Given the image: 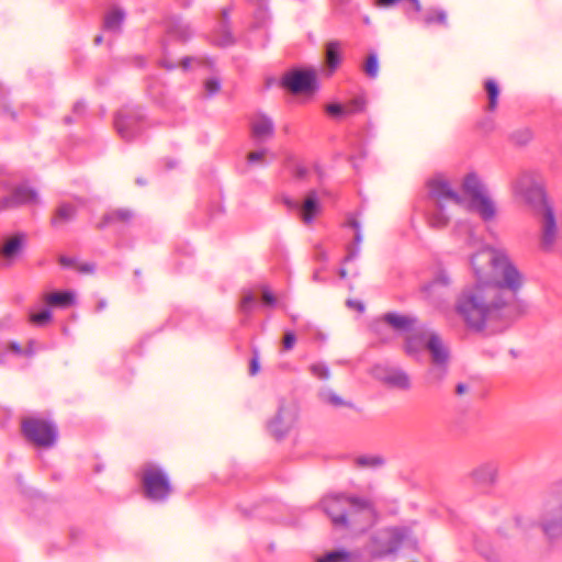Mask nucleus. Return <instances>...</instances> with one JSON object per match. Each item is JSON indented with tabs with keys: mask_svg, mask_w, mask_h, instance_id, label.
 I'll return each instance as SVG.
<instances>
[{
	"mask_svg": "<svg viewBox=\"0 0 562 562\" xmlns=\"http://www.w3.org/2000/svg\"><path fill=\"white\" fill-rule=\"evenodd\" d=\"M475 283L465 286L454 304L465 327L481 333L491 322H509L520 313L517 292L522 277L501 250L484 247L470 259Z\"/></svg>",
	"mask_w": 562,
	"mask_h": 562,
	"instance_id": "f257e3e1",
	"label": "nucleus"
},
{
	"mask_svg": "<svg viewBox=\"0 0 562 562\" xmlns=\"http://www.w3.org/2000/svg\"><path fill=\"white\" fill-rule=\"evenodd\" d=\"M325 514L336 528H348L360 522L370 525L374 516V506L368 498L330 494L321 502Z\"/></svg>",
	"mask_w": 562,
	"mask_h": 562,
	"instance_id": "f03ea898",
	"label": "nucleus"
},
{
	"mask_svg": "<svg viewBox=\"0 0 562 562\" xmlns=\"http://www.w3.org/2000/svg\"><path fill=\"white\" fill-rule=\"evenodd\" d=\"M462 203L461 195L443 176L428 181L427 220L431 227H446L450 221V209Z\"/></svg>",
	"mask_w": 562,
	"mask_h": 562,
	"instance_id": "7ed1b4c3",
	"label": "nucleus"
},
{
	"mask_svg": "<svg viewBox=\"0 0 562 562\" xmlns=\"http://www.w3.org/2000/svg\"><path fill=\"white\" fill-rule=\"evenodd\" d=\"M538 522L543 533L550 539L562 533V477L553 482L543 493Z\"/></svg>",
	"mask_w": 562,
	"mask_h": 562,
	"instance_id": "20e7f679",
	"label": "nucleus"
},
{
	"mask_svg": "<svg viewBox=\"0 0 562 562\" xmlns=\"http://www.w3.org/2000/svg\"><path fill=\"white\" fill-rule=\"evenodd\" d=\"M139 480L144 497L153 503H165L173 493L168 474L157 464H143Z\"/></svg>",
	"mask_w": 562,
	"mask_h": 562,
	"instance_id": "39448f33",
	"label": "nucleus"
},
{
	"mask_svg": "<svg viewBox=\"0 0 562 562\" xmlns=\"http://www.w3.org/2000/svg\"><path fill=\"white\" fill-rule=\"evenodd\" d=\"M462 191L469 198V209L477 213L483 221H491L495 216V204L475 173L471 172L464 177Z\"/></svg>",
	"mask_w": 562,
	"mask_h": 562,
	"instance_id": "423d86ee",
	"label": "nucleus"
},
{
	"mask_svg": "<svg viewBox=\"0 0 562 562\" xmlns=\"http://www.w3.org/2000/svg\"><path fill=\"white\" fill-rule=\"evenodd\" d=\"M21 434L34 446L52 448L58 439L57 426L44 418L25 417L21 422Z\"/></svg>",
	"mask_w": 562,
	"mask_h": 562,
	"instance_id": "0eeeda50",
	"label": "nucleus"
},
{
	"mask_svg": "<svg viewBox=\"0 0 562 562\" xmlns=\"http://www.w3.org/2000/svg\"><path fill=\"white\" fill-rule=\"evenodd\" d=\"M408 536L406 528H385L375 531L367 544V550L373 558H384L395 553Z\"/></svg>",
	"mask_w": 562,
	"mask_h": 562,
	"instance_id": "6e6552de",
	"label": "nucleus"
},
{
	"mask_svg": "<svg viewBox=\"0 0 562 562\" xmlns=\"http://www.w3.org/2000/svg\"><path fill=\"white\" fill-rule=\"evenodd\" d=\"M145 114L140 106H123L114 117V126L120 137L126 142H132L143 131Z\"/></svg>",
	"mask_w": 562,
	"mask_h": 562,
	"instance_id": "1a4fd4ad",
	"label": "nucleus"
},
{
	"mask_svg": "<svg viewBox=\"0 0 562 562\" xmlns=\"http://www.w3.org/2000/svg\"><path fill=\"white\" fill-rule=\"evenodd\" d=\"M282 86L293 94H310L317 90L316 71L312 68H294L282 78Z\"/></svg>",
	"mask_w": 562,
	"mask_h": 562,
	"instance_id": "9d476101",
	"label": "nucleus"
},
{
	"mask_svg": "<svg viewBox=\"0 0 562 562\" xmlns=\"http://www.w3.org/2000/svg\"><path fill=\"white\" fill-rule=\"evenodd\" d=\"M295 418L296 414L292 405L281 401L277 414L268 422L267 428L271 436L281 439L290 431Z\"/></svg>",
	"mask_w": 562,
	"mask_h": 562,
	"instance_id": "9b49d317",
	"label": "nucleus"
},
{
	"mask_svg": "<svg viewBox=\"0 0 562 562\" xmlns=\"http://www.w3.org/2000/svg\"><path fill=\"white\" fill-rule=\"evenodd\" d=\"M40 198L37 192L26 184H19L12 189L10 194L0 198V212L21 207L23 205L37 204Z\"/></svg>",
	"mask_w": 562,
	"mask_h": 562,
	"instance_id": "f8f14e48",
	"label": "nucleus"
},
{
	"mask_svg": "<svg viewBox=\"0 0 562 562\" xmlns=\"http://www.w3.org/2000/svg\"><path fill=\"white\" fill-rule=\"evenodd\" d=\"M376 379L391 387L408 391L412 387V381L408 373L398 367L376 366L373 370Z\"/></svg>",
	"mask_w": 562,
	"mask_h": 562,
	"instance_id": "ddd939ff",
	"label": "nucleus"
},
{
	"mask_svg": "<svg viewBox=\"0 0 562 562\" xmlns=\"http://www.w3.org/2000/svg\"><path fill=\"white\" fill-rule=\"evenodd\" d=\"M540 214V247L544 251H550L555 243L558 235V225L551 206L543 207Z\"/></svg>",
	"mask_w": 562,
	"mask_h": 562,
	"instance_id": "4468645a",
	"label": "nucleus"
},
{
	"mask_svg": "<svg viewBox=\"0 0 562 562\" xmlns=\"http://www.w3.org/2000/svg\"><path fill=\"white\" fill-rule=\"evenodd\" d=\"M498 471L497 461H484L472 469L469 479L477 486L490 487L497 482Z\"/></svg>",
	"mask_w": 562,
	"mask_h": 562,
	"instance_id": "2eb2a0df",
	"label": "nucleus"
},
{
	"mask_svg": "<svg viewBox=\"0 0 562 562\" xmlns=\"http://www.w3.org/2000/svg\"><path fill=\"white\" fill-rule=\"evenodd\" d=\"M519 186L526 201L537 209L539 213L543 212V207L550 206L544 190L539 182L531 178H524Z\"/></svg>",
	"mask_w": 562,
	"mask_h": 562,
	"instance_id": "dca6fc26",
	"label": "nucleus"
},
{
	"mask_svg": "<svg viewBox=\"0 0 562 562\" xmlns=\"http://www.w3.org/2000/svg\"><path fill=\"white\" fill-rule=\"evenodd\" d=\"M250 135L257 144L270 140L274 136V123L263 113H256L250 120Z\"/></svg>",
	"mask_w": 562,
	"mask_h": 562,
	"instance_id": "f3484780",
	"label": "nucleus"
},
{
	"mask_svg": "<svg viewBox=\"0 0 562 562\" xmlns=\"http://www.w3.org/2000/svg\"><path fill=\"white\" fill-rule=\"evenodd\" d=\"M434 330L426 327L413 329L405 337L404 351L407 356L418 358L427 349L428 338Z\"/></svg>",
	"mask_w": 562,
	"mask_h": 562,
	"instance_id": "a211bd4d",
	"label": "nucleus"
},
{
	"mask_svg": "<svg viewBox=\"0 0 562 562\" xmlns=\"http://www.w3.org/2000/svg\"><path fill=\"white\" fill-rule=\"evenodd\" d=\"M284 203L290 209H297L301 212V217L305 224H308L313 221L315 215L319 212V199L317 192L315 190L310 191L303 203L300 205L297 202L292 201L290 199H284Z\"/></svg>",
	"mask_w": 562,
	"mask_h": 562,
	"instance_id": "6ab92c4d",
	"label": "nucleus"
},
{
	"mask_svg": "<svg viewBox=\"0 0 562 562\" xmlns=\"http://www.w3.org/2000/svg\"><path fill=\"white\" fill-rule=\"evenodd\" d=\"M232 8H224L218 16L216 29H215V43L218 46L226 47L235 43V38L231 29V14Z\"/></svg>",
	"mask_w": 562,
	"mask_h": 562,
	"instance_id": "aec40b11",
	"label": "nucleus"
},
{
	"mask_svg": "<svg viewBox=\"0 0 562 562\" xmlns=\"http://www.w3.org/2000/svg\"><path fill=\"white\" fill-rule=\"evenodd\" d=\"M430 363H450V349L436 331L428 338L427 349Z\"/></svg>",
	"mask_w": 562,
	"mask_h": 562,
	"instance_id": "412c9836",
	"label": "nucleus"
},
{
	"mask_svg": "<svg viewBox=\"0 0 562 562\" xmlns=\"http://www.w3.org/2000/svg\"><path fill=\"white\" fill-rule=\"evenodd\" d=\"M167 34L182 43L188 42L193 36V30L181 18L171 16L166 21Z\"/></svg>",
	"mask_w": 562,
	"mask_h": 562,
	"instance_id": "4be33fe9",
	"label": "nucleus"
},
{
	"mask_svg": "<svg viewBox=\"0 0 562 562\" xmlns=\"http://www.w3.org/2000/svg\"><path fill=\"white\" fill-rule=\"evenodd\" d=\"M23 235L16 234L4 240L0 247V256L5 266H10L20 255L23 245Z\"/></svg>",
	"mask_w": 562,
	"mask_h": 562,
	"instance_id": "5701e85b",
	"label": "nucleus"
},
{
	"mask_svg": "<svg viewBox=\"0 0 562 562\" xmlns=\"http://www.w3.org/2000/svg\"><path fill=\"white\" fill-rule=\"evenodd\" d=\"M341 61V44L338 41H331L325 47L326 75L329 77L338 68Z\"/></svg>",
	"mask_w": 562,
	"mask_h": 562,
	"instance_id": "b1692460",
	"label": "nucleus"
},
{
	"mask_svg": "<svg viewBox=\"0 0 562 562\" xmlns=\"http://www.w3.org/2000/svg\"><path fill=\"white\" fill-rule=\"evenodd\" d=\"M133 217H134V213H133V211H131L128 209L112 210L103 215L102 220L97 225V227L99 229H103L104 227H106L109 225H114V224H119V223L127 224L133 220Z\"/></svg>",
	"mask_w": 562,
	"mask_h": 562,
	"instance_id": "393cba45",
	"label": "nucleus"
},
{
	"mask_svg": "<svg viewBox=\"0 0 562 562\" xmlns=\"http://www.w3.org/2000/svg\"><path fill=\"white\" fill-rule=\"evenodd\" d=\"M383 319L393 329L407 334L415 328L414 326L416 323V318L397 313H386L383 316Z\"/></svg>",
	"mask_w": 562,
	"mask_h": 562,
	"instance_id": "a878e982",
	"label": "nucleus"
},
{
	"mask_svg": "<svg viewBox=\"0 0 562 562\" xmlns=\"http://www.w3.org/2000/svg\"><path fill=\"white\" fill-rule=\"evenodd\" d=\"M268 0H251L252 5L255 7V11L252 14V23L251 29H261L266 27L270 20V14L268 10Z\"/></svg>",
	"mask_w": 562,
	"mask_h": 562,
	"instance_id": "bb28decb",
	"label": "nucleus"
},
{
	"mask_svg": "<svg viewBox=\"0 0 562 562\" xmlns=\"http://www.w3.org/2000/svg\"><path fill=\"white\" fill-rule=\"evenodd\" d=\"M448 371L449 363H430L426 372V383L435 387L440 386L448 375Z\"/></svg>",
	"mask_w": 562,
	"mask_h": 562,
	"instance_id": "cd10ccee",
	"label": "nucleus"
},
{
	"mask_svg": "<svg viewBox=\"0 0 562 562\" xmlns=\"http://www.w3.org/2000/svg\"><path fill=\"white\" fill-rule=\"evenodd\" d=\"M359 557L355 552L346 550H333L326 552L324 555L318 557L316 562H358Z\"/></svg>",
	"mask_w": 562,
	"mask_h": 562,
	"instance_id": "c85d7f7f",
	"label": "nucleus"
},
{
	"mask_svg": "<svg viewBox=\"0 0 562 562\" xmlns=\"http://www.w3.org/2000/svg\"><path fill=\"white\" fill-rule=\"evenodd\" d=\"M124 19L125 12L120 8H113L106 13L103 27L106 31L119 33L121 31Z\"/></svg>",
	"mask_w": 562,
	"mask_h": 562,
	"instance_id": "c756f323",
	"label": "nucleus"
},
{
	"mask_svg": "<svg viewBox=\"0 0 562 562\" xmlns=\"http://www.w3.org/2000/svg\"><path fill=\"white\" fill-rule=\"evenodd\" d=\"M76 216V207L69 203H61L52 218V225L55 227L61 226L70 221H72Z\"/></svg>",
	"mask_w": 562,
	"mask_h": 562,
	"instance_id": "7c9ffc66",
	"label": "nucleus"
},
{
	"mask_svg": "<svg viewBox=\"0 0 562 562\" xmlns=\"http://www.w3.org/2000/svg\"><path fill=\"white\" fill-rule=\"evenodd\" d=\"M75 296L71 292H53L45 296V302L52 306L67 307L74 303Z\"/></svg>",
	"mask_w": 562,
	"mask_h": 562,
	"instance_id": "2f4dec72",
	"label": "nucleus"
},
{
	"mask_svg": "<svg viewBox=\"0 0 562 562\" xmlns=\"http://www.w3.org/2000/svg\"><path fill=\"white\" fill-rule=\"evenodd\" d=\"M484 89L487 94L488 103H487V111H495L498 104V97H499V87L497 82L494 79H486L484 81Z\"/></svg>",
	"mask_w": 562,
	"mask_h": 562,
	"instance_id": "473e14b6",
	"label": "nucleus"
},
{
	"mask_svg": "<svg viewBox=\"0 0 562 562\" xmlns=\"http://www.w3.org/2000/svg\"><path fill=\"white\" fill-rule=\"evenodd\" d=\"M423 22L425 25L439 24L447 26V13L442 9L429 8L423 15Z\"/></svg>",
	"mask_w": 562,
	"mask_h": 562,
	"instance_id": "72a5a7b5",
	"label": "nucleus"
},
{
	"mask_svg": "<svg viewBox=\"0 0 562 562\" xmlns=\"http://www.w3.org/2000/svg\"><path fill=\"white\" fill-rule=\"evenodd\" d=\"M450 283L449 277L446 272L441 271L432 281L423 288V291L431 296L438 292L440 288H447Z\"/></svg>",
	"mask_w": 562,
	"mask_h": 562,
	"instance_id": "f704fd0d",
	"label": "nucleus"
},
{
	"mask_svg": "<svg viewBox=\"0 0 562 562\" xmlns=\"http://www.w3.org/2000/svg\"><path fill=\"white\" fill-rule=\"evenodd\" d=\"M532 131L529 127H521L509 134V140L516 146H525L532 139Z\"/></svg>",
	"mask_w": 562,
	"mask_h": 562,
	"instance_id": "c9c22d12",
	"label": "nucleus"
},
{
	"mask_svg": "<svg viewBox=\"0 0 562 562\" xmlns=\"http://www.w3.org/2000/svg\"><path fill=\"white\" fill-rule=\"evenodd\" d=\"M319 396L323 402L328 403L334 407H341V406L352 407L353 406L351 403L346 402L345 400H342L339 395H337L334 391H331L329 389L323 390L319 393Z\"/></svg>",
	"mask_w": 562,
	"mask_h": 562,
	"instance_id": "e433bc0d",
	"label": "nucleus"
},
{
	"mask_svg": "<svg viewBox=\"0 0 562 562\" xmlns=\"http://www.w3.org/2000/svg\"><path fill=\"white\" fill-rule=\"evenodd\" d=\"M358 468L376 469L384 465L385 461L380 456H360L355 460Z\"/></svg>",
	"mask_w": 562,
	"mask_h": 562,
	"instance_id": "4c0bfd02",
	"label": "nucleus"
},
{
	"mask_svg": "<svg viewBox=\"0 0 562 562\" xmlns=\"http://www.w3.org/2000/svg\"><path fill=\"white\" fill-rule=\"evenodd\" d=\"M367 101L363 95H357L348 101L344 106H346V114L353 115L361 113L366 110Z\"/></svg>",
	"mask_w": 562,
	"mask_h": 562,
	"instance_id": "58836bf2",
	"label": "nucleus"
},
{
	"mask_svg": "<svg viewBox=\"0 0 562 562\" xmlns=\"http://www.w3.org/2000/svg\"><path fill=\"white\" fill-rule=\"evenodd\" d=\"M256 305H257V299H256L255 294L251 292H247L241 297V301L239 304V310L243 314L249 315L254 311Z\"/></svg>",
	"mask_w": 562,
	"mask_h": 562,
	"instance_id": "ea45409f",
	"label": "nucleus"
},
{
	"mask_svg": "<svg viewBox=\"0 0 562 562\" xmlns=\"http://www.w3.org/2000/svg\"><path fill=\"white\" fill-rule=\"evenodd\" d=\"M363 70L369 78H375L379 72V63L375 54H370L366 60Z\"/></svg>",
	"mask_w": 562,
	"mask_h": 562,
	"instance_id": "a19ab883",
	"label": "nucleus"
},
{
	"mask_svg": "<svg viewBox=\"0 0 562 562\" xmlns=\"http://www.w3.org/2000/svg\"><path fill=\"white\" fill-rule=\"evenodd\" d=\"M52 318V313L48 308H44L38 313H33L30 315V321L36 326H45L49 323Z\"/></svg>",
	"mask_w": 562,
	"mask_h": 562,
	"instance_id": "79ce46f5",
	"label": "nucleus"
},
{
	"mask_svg": "<svg viewBox=\"0 0 562 562\" xmlns=\"http://www.w3.org/2000/svg\"><path fill=\"white\" fill-rule=\"evenodd\" d=\"M326 112L335 119H341L344 116H347L346 106H344V104H340V103L327 104Z\"/></svg>",
	"mask_w": 562,
	"mask_h": 562,
	"instance_id": "37998d69",
	"label": "nucleus"
},
{
	"mask_svg": "<svg viewBox=\"0 0 562 562\" xmlns=\"http://www.w3.org/2000/svg\"><path fill=\"white\" fill-rule=\"evenodd\" d=\"M310 369L318 379L327 380L329 378V369L324 363H314Z\"/></svg>",
	"mask_w": 562,
	"mask_h": 562,
	"instance_id": "c03bdc74",
	"label": "nucleus"
},
{
	"mask_svg": "<svg viewBox=\"0 0 562 562\" xmlns=\"http://www.w3.org/2000/svg\"><path fill=\"white\" fill-rule=\"evenodd\" d=\"M204 89L207 95L217 93L221 89V81L217 78H210L204 82Z\"/></svg>",
	"mask_w": 562,
	"mask_h": 562,
	"instance_id": "a18cd8bd",
	"label": "nucleus"
},
{
	"mask_svg": "<svg viewBox=\"0 0 562 562\" xmlns=\"http://www.w3.org/2000/svg\"><path fill=\"white\" fill-rule=\"evenodd\" d=\"M267 153H268L267 148H262L260 150L250 151L247 155V161L249 164H256V162L263 164V158L267 155Z\"/></svg>",
	"mask_w": 562,
	"mask_h": 562,
	"instance_id": "49530a36",
	"label": "nucleus"
},
{
	"mask_svg": "<svg viewBox=\"0 0 562 562\" xmlns=\"http://www.w3.org/2000/svg\"><path fill=\"white\" fill-rule=\"evenodd\" d=\"M261 300L263 305L266 306H276L277 305V297L273 295V293L267 288L263 286L261 290Z\"/></svg>",
	"mask_w": 562,
	"mask_h": 562,
	"instance_id": "de8ad7c7",
	"label": "nucleus"
},
{
	"mask_svg": "<svg viewBox=\"0 0 562 562\" xmlns=\"http://www.w3.org/2000/svg\"><path fill=\"white\" fill-rule=\"evenodd\" d=\"M296 341V336L293 331H285L282 339V347L284 350H291Z\"/></svg>",
	"mask_w": 562,
	"mask_h": 562,
	"instance_id": "09e8293b",
	"label": "nucleus"
},
{
	"mask_svg": "<svg viewBox=\"0 0 562 562\" xmlns=\"http://www.w3.org/2000/svg\"><path fill=\"white\" fill-rule=\"evenodd\" d=\"M259 370H260L259 352L257 349H254L252 358L250 359V363H249V374L256 375L259 372Z\"/></svg>",
	"mask_w": 562,
	"mask_h": 562,
	"instance_id": "8fccbe9b",
	"label": "nucleus"
},
{
	"mask_svg": "<svg viewBox=\"0 0 562 562\" xmlns=\"http://www.w3.org/2000/svg\"><path fill=\"white\" fill-rule=\"evenodd\" d=\"M335 7V10L340 13H348L349 7L351 4V0H331Z\"/></svg>",
	"mask_w": 562,
	"mask_h": 562,
	"instance_id": "3c124183",
	"label": "nucleus"
},
{
	"mask_svg": "<svg viewBox=\"0 0 562 562\" xmlns=\"http://www.w3.org/2000/svg\"><path fill=\"white\" fill-rule=\"evenodd\" d=\"M360 254V246H356V244H351L347 247V255L345 257V262L351 261L356 259Z\"/></svg>",
	"mask_w": 562,
	"mask_h": 562,
	"instance_id": "603ef678",
	"label": "nucleus"
},
{
	"mask_svg": "<svg viewBox=\"0 0 562 562\" xmlns=\"http://www.w3.org/2000/svg\"><path fill=\"white\" fill-rule=\"evenodd\" d=\"M86 110V104L81 101H78L72 106V114L76 117H80Z\"/></svg>",
	"mask_w": 562,
	"mask_h": 562,
	"instance_id": "864d4df0",
	"label": "nucleus"
},
{
	"mask_svg": "<svg viewBox=\"0 0 562 562\" xmlns=\"http://www.w3.org/2000/svg\"><path fill=\"white\" fill-rule=\"evenodd\" d=\"M314 257L316 260L318 261H326L327 260V254L326 251L323 249L322 246H316L315 247V250H314Z\"/></svg>",
	"mask_w": 562,
	"mask_h": 562,
	"instance_id": "5fc2aeb1",
	"label": "nucleus"
},
{
	"mask_svg": "<svg viewBox=\"0 0 562 562\" xmlns=\"http://www.w3.org/2000/svg\"><path fill=\"white\" fill-rule=\"evenodd\" d=\"M192 61H199V59H198V58H195V57L187 56V57H184V58H182V59H181V61H180V66H181L184 70H187V69H189V67H190V65H191V63H192Z\"/></svg>",
	"mask_w": 562,
	"mask_h": 562,
	"instance_id": "6e6d98bb",
	"label": "nucleus"
},
{
	"mask_svg": "<svg viewBox=\"0 0 562 562\" xmlns=\"http://www.w3.org/2000/svg\"><path fill=\"white\" fill-rule=\"evenodd\" d=\"M400 0H375V5L376 7H383V8H386V7H391V5H394L395 3H397Z\"/></svg>",
	"mask_w": 562,
	"mask_h": 562,
	"instance_id": "4d7b16f0",
	"label": "nucleus"
},
{
	"mask_svg": "<svg viewBox=\"0 0 562 562\" xmlns=\"http://www.w3.org/2000/svg\"><path fill=\"white\" fill-rule=\"evenodd\" d=\"M347 304H348V306L353 307V308L358 310L359 312H362L364 310L363 304L359 301L348 300Z\"/></svg>",
	"mask_w": 562,
	"mask_h": 562,
	"instance_id": "13d9d810",
	"label": "nucleus"
},
{
	"mask_svg": "<svg viewBox=\"0 0 562 562\" xmlns=\"http://www.w3.org/2000/svg\"><path fill=\"white\" fill-rule=\"evenodd\" d=\"M348 226H350L351 228L355 229V232H359L360 231V223L358 222L357 218L355 217H350L348 220Z\"/></svg>",
	"mask_w": 562,
	"mask_h": 562,
	"instance_id": "bf43d9fd",
	"label": "nucleus"
},
{
	"mask_svg": "<svg viewBox=\"0 0 562 562\" xmlns=\"http://www.w3.org/2000/svg\"><path fill=\"white\" fill-rule=\"evenodd\" d=\"M78 270L80 272L90 273V272H93L94 266L90 265V263H85V265L79 266Z\"/></svg>",
	"mask_w": 562,
	"mask_h": 562,
	"instance_id": "052dcab7",
	"label": "nucleus"
},
{
	"mask_svg": "<svg viewBox=\"0 0 562 562\" xmlns=\"http://www.w3.org/2000/svg\"><path fill=\"white\" fill-rule=\"evenodd\" d=\"M9 349L16 355H20L23 352L21 346L14 341L9 345Z\"/></svg>",
	"mask_w": 562,
	"mask_h": 562,
	"instance_id": "680f3d73",
	"label": "nucleus"
},
{
	"mask_svg": "<svg viewBox=\"0 0 562 562\" xmlns=\"http://www.w3.org/2000/svg\"><path fill=\"white\" fill-rule=\"evenodd\" d=\"M468 392V386L464 383H459L456 386V393L458 395H463Z\"/></svg>",
	"mask_w": 562,
	"mask_h": 562,
	"instance_id": "e2e57ef3",
	"label": "nucleus"
},
{
	"mask_svg": "<svg viewBox=\"0 0 562 562\" xmlns=\"http://www.w3.org/2000/svg\"><path fill=\"white\" fill-rule=\"evenodd\" d=\"M59 262H60V265H61V266H64V267H70V266L72 265V259H71V258H68V257L63 256V257H60V258H59Z\"/></svg>",
	"mask_w": 562,
	"mask_h": 562,
	"instance_id": "0e129e2a",
	"label": "nucleus"
},
{
	"mask_svg": "<svg viewBox=\"0 0 562 562\" xmlns=\"http://www.w3.org/2000/svg\"><path fill=\"white\" fill-rule=\"evenodd\" d=\"M362 241V234L361 232H355V237H353V243L352 244H356V246H360Z\"/></svg>",
	"mask_w": 562,
	"mask_h": 562,
	"instance_id": "69168bd1",
	"label": "nucleus"
},
{
	"mask_svg": "<svg viewBox=\"0 0 562 562\" xmlns=\"http://www.w3.org/2000/svg\"><path fill=\"white\" fill-rule=\"evenodd\" d=\"M408 1L412 3V5L416 12L422 11V5H420L419 0H408Z\"/></svg>",
	"mask_w": 562,
	"mask_h": 562,
	"instance_id": "338daca9",
	"label": "nucleus"
},
{
	"mask_svg": "<svg viewBox=\"0 0 562 562\" xmlns=\"http://www.w3.org/2000/svg\"><path fill=\"white\" fill-rule=\"evenodd\" d=\"M76 119H77V117H76V116H74V114H72V115H66V116L64 117V122H65V124H71V123H74V122L76 121Z\"/></svg>",
	"mask_w": 562,
	"mask_h": 562,
	"instance_id": "774afa93",
	"label": "nucleus"
}]
</instances>
